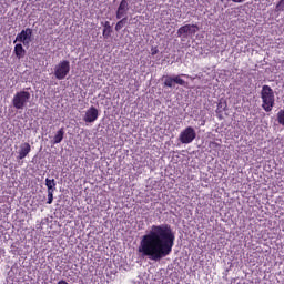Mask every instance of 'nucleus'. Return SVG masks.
<instances>
[{
	"mask_svg": "<svg viewBox=\"0 0 284 284\" xmlns=\"http://www.w3.org/2000/svg\"><path fill=\"white\" fill-rule=\"evenodd\" d=\"M176 235L170 224L152 225L149 233L142 236L138 252L150 261H161L172 254Z\"/></svg>",
	"mask_w": 284,
	"mask_h": 284,
	"instance_id": "obj_1",
	"label": "nucleus"
},
{
	"mask_svg": "<svg viewBox=\"0 0 284 284\" xmlns=\"http://www.w3.org/2000/svg\"><path fill=\"white\" fill-rule=\"evenodd\" d=\"M261 99H262V109L264 112H272L274 110V105L276 103V99L274 95V90L272 87L265 84L261 90Z\"/></svg>",
	"mask_w": 284,
	"mask_h": 284,
	"instance_id": "obj_2",
	"label": "nucleus"
},
{
	"mask_svg": "<svg viewBox=\"0 0 284 284\" xmlns=\"http://www.w3.org/2000/svg\"><path fill=\"white\" fill-rule=\"evenodd\" d=\"M70 74V61L62 60L54 67V77L58 81H63Z\"/></svg>",
	"mask_w": 284,
	"mask_h": 284,
	"instance_id": "obj_3",
	"label": "nucleus"
},
{
	"mask_svg": "<svg viewBox=\"0 0 284 284\" xmlns=\"http://www.w3.org/2000/svg\"><path fill=\"white\" fill-rule=\"evenodd\" d=\"M30 101V92L28 91H20L17 92L12 100V105L16 110H23L26 108V103Z\"/></svg>",
	"mask_w": 284,
	"mask_h": 284,
	"instance_id": "obj_4",
	"label": "nucleus"
},
{
	"mask_svg": "<svg viewBox=\"0 0 284 284\" xmlns=\"http://www.w3.org/2000/svg\"><path fill=\"white\" fill-rule=\"evenodd\" d=\"M180 141L184 144H190L196 139V131L192 126H187L180 133Z\"/></svg>",
	"mask_w": 284,
	"mask_h": 284,
	"instance_id": "obj_5",
	"label": "nucleus"
},
{
	"mask_svg": "<svg viewBox=\"0 0 284 284\" xmlns=\"http://www.w3.org/2000/svg\"><path fill=\"white\" fill-rule=\"evenodd\" d=\"M17 41L23 43V45H30V42L32 41V29H23L20 33L17 34L13 43H17Z\"/></svg>",
	"mask_w": 284,
	"mask_h": 284,
	"instance_id": "obj_6",
	"label": "nucleus"
},
{
	"mask_svg": "<svg viewBox=\"0 0 284 284\" xmlns=\"http://www.w3.org/2000/svg\"><path fill=\"white\" fill-rule=\"evenodd\" d=\"M163 79L165 88H174V83L185 85V80L181 79V75H164Z\"/></svg>",
	"mask_w": 284,
	"mask_h": 284,
	"instance_id": "obj_7",
	"label": "nucleus"
},
{
	"mask_svg": "<svg viewBox=\"0 0 284 284\" xmlns=\"http://www.w3.org/2000/svg\"><path fill=\"white\" fill-rule=\"evenodd\" d=\"M196 32H199V26L185 24L178 30V37H183L184 34H196Z\"/></svg>",
	"mask_w": 284,
	"mask_h": 284,
	"instance_id": "obj_8",
	"label": "nucleus"
},
{
	"mask_svg": "<svg viewBox=\"0 0 284 284\" xmlns=\"http://www.w3.org/2000/svg\"><path fill=\"white\" fill-rule=\"evenodd\" d=\"M99 119V110L94 106H91L87 110L83 121L85 123H94Z\"/></svg>",
	"mask_w": 284,
	"mask_h": 284,
	"instance_id": "obj_9",
	"label": "nucleus"
},
{
	"mask_svg": "<svg viewBox=\"0 0 284 284\" xmlns=\"http://www.w3.org/2000/svg\"><path fill=\"white\" fill-rule=\"evenodd\" d=\"M129 0H121L118 10H116V19H123L125 14H128L130 10V3L128 2Z\"/></svg>",
	"mask_w": 284,
	"mask_h": 284,
	"instance_id": "obj_10",
	"label": "nucleus"
},
{
	"mask_svg": "<svg viewBox=\"0 0 284 284\" xmlns=\"http://www.w3.org/2000/svg\"><path fill=\"white\" fill-rule=\"evenodd\" d=\"M32 152V146H30V143L24 142L20 145V150L18 152V159L21 161L26 159Z\"/></svg>",
	"mask_w": 284,
	"mask_h": 284,
	"instance_id": "obj_11",
	"label": "nucleus"
},
{
	"mask_svg": "<svg viewBox=\"0 0 284 284\" xmlns=\"http://www.w3.org/2000/svg\"><path fill=\"white\" fill-rule=\"evenodd\" d=\"M103 26V38L104 39H110V37H112V26L110 24V21H105L104 23H102Z\"/></svg>",
	"mask_w": 284,
	"mask_h": 284,
	"instance_id": "obj_12",
	"label": "nucleus"
},
{
	"mask_svg": "<svg viewBox=\"0 0 284 284\" xmlns=\"http://www.w3.org/2000/svg\"><path fill=\"white\" fill-rule=\"evenodd\" d=\"M13 52L17 59H23V57H26V49H23V44L21 43L14 45Z\"/></svg>",
	"mask_w": 284,
	"mask_h": 284,
	"instance_id": "obj_13",
	"label": "nucleus"
},
{
	"mask_svg": "<svg viewBox=\"0 0 284 284\" xmlns=\"http://www.w3.org/2000/svg\"><path fill=\"white\" fill-rule=\"evenodd\" d=\"M63 136H65V130L63 128L59 129L57 134L53 136V145H57L63 141Z\"/></svg>",
	"mask_w": 284,
	"mask_h": 284,
	"instance_id": "obj_14",
	"label": "nucleus"
},
{
	"mask_svg": "<svg viewBox=\"0 0 284 284\" xmlns=\"http://www.w3.org/2000/svg\"><path fill=\"white\" fill-rule=\"evenodd\" d=\"M45 186L48 189V192H54V190H57V182L54 181V179H45Z\"/></svg>",
	"mask_w": 284,
	"mask_h": 284,
	"instance_id": "obj_15",
	"label": "nucleus"
},
{
	"mask_svg": "<svg viewBox=\"0 0 284 284\" xmlns=\"http://www.w3.org/2000/svg\"><path fill=\"white\" fill-rule=\"evenodd\" d=\"M128 23V17L122 18L120 21L115 24V32H120L121 29Z\"/></svg>",
	"mask_w": 284,
	"mask_h": 284,
	"instance_id": "obj_16",
	"label": "nucleus"
},
{
	"mask_svg": "<svg viewBox=\"0 0 284 284\" xmlns=\"http://www.w3.org/2000/svg\"><path fill=\"white\" fill-rule=\"evenodd\" d=\"M277 123H280V125H284V109H281L277 112Z\"/></svg>",
	"mask_w": 284,
	"mask_h": 284,
	"instance_id": "obj_17",
	"label": "nucleus"
},
{
	"mask_svg": "<svg viewBox=\"0 0 284 284\" xmlns=\"http://www.w3.org/2000/svg\"><path fill=\"white\" fill-rule=\"evenodd\" d=\"M52 201H54V191H48V205H52Z\"/></svg>",
	"mask_w": 284,
	"mask_h": 284,
	"instance_id": "obj_18",
	"label": "nucleus"
},
{
	"mask_svg": "<svg viewBox=\"0 0 284 284\" xmlns=\"http://www.w3.org/2000/svg\"><path fill=\"white\" fill-rule=\"evenodd\" d=\"M283 10H284V0H281V1L276 4V7H275V11H276V12H283Z\"/></svg>",
	"mask_w": 284,
	"mask_h": 284,
	"instance_id": "obj_19",
	"label": "nucleus"
},
{
	"mask_svg": "<svg viewBox=\"0 0 284 284\" xmlns=\"http://www.w3.org/2000/svg\"><path fill=\"white\" fill-rule=\"evenodd\" d=\"M151 54H152V57H154V54H159V49L152 48L151 49Z\"/></svg>",
	"mask_w": 284,
	"mask_h": 284,
	"instance_id": "obj_20",
	"label": "nucleus"
},
{
	"mask_svg": "<svg viewBox=\"0 0 284 284\" xmlns=\"http://www.w3.org/2000/svg\"><path fill=\"white\" fill-rule=\"evenodd\" d=\"M181 77H186V79H190L189 74H181Z\"/></svg>",
	"mask_w": 284,
	"mask_h": 284,
	"instance_id": "obj_21",
	"label": "nucleus"
},
{
	"mask_svg": "<svg viewBox=\"0 0 284 284\" xmlns=\"http://www.w3.org/2000/svg\"><path fill=\"white\" fill-rule=\"evenodd\" d=\"M226 0H220L221 3H225Z\"/></svg>",
	"mask_w": 284,
	"mask_h": 284,
	"instance_id": "obj_22",
	"label": "nucleus"
}]
</instances>
